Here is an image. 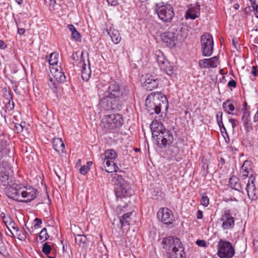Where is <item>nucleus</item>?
Returning a JSON list of instances; mask_svg holds the SVG:
<instances>
[{
    "label": "nucleus",
    "mask_w": 258,
    "mask_h": 258,
    "mask_svg": "<svg viewBox=\"0 0 258 258\" xmlns=\"http://www.w3.org/2000/svg\"><path fill=\"white\" fill-rule=\"evenodd\" d=\"M162 245L169 258H185V253L180 240L169 236L163 239Z\"/></svg>",
    "instance_id": "1"
},
{
    "label": "nucleus",
    "mask_w": 258,
    "mask_h": 258,
    "mask_svg": "<svg viewBox=\"0 0 258 258\" xmlns=\"http://www.w3.org/2000/svg\"><path fill=\"white\" fill-rule=\"evenodd\" d=\"M163 106L166 110L168 107V100L164 95L157 92L148 96L146 100V108L150 114H159Z\"/></svg>",
    "instance_id": "2"
},
{
    "label": "nucleus",
    "mask_w": 258,
    "mask_h": 258,
    "mask_svg": "<svg viewBox=\"0 0 258 258\" xmlns=\"http://www.w3.org/2000/svg\"><path fill=\"white\" fill-rule=\"evenodd\" d=\"M123 123L122 116L118 113L105 115L102 119L103 128L106 132H114L120 128Z\"/></svg>",
    "instance_id": "3"
},
{
    "label": "nucleus",
    "mask_w": 258,
    "mask_h": 258,
    "mask_svg": "<svg viewBox=\"0 0 258 258\" xmlns=\"http://www.w3.org/2000/svg\"><path fill=\"white\" fill-rule=\"evenodd\" d=\"M156 60L161 70H163V75L166 80H173L176 78V74L173 72V68L167 60L163 53L160 50L155 52Z\"/></svg>",
    "instance_id": "4"
},
{
    "label": "nucleus",
    "mask_w": 258,
    "mask_h": 258,
    "mask_svg": "<svg viewBox=\"0 0 258 258\" xmlns=\"http://www.w3.org/2000/svg\"><path fill=\"white\" fill-rule=\"evenodd\" d=\"M113 178L116 180L115 194L117 198L122 199L132 195V190L129 184L125 181L122 176L115 174Z\"/></svg>",
    "instance_id": "5"
},
{
    "label": "nucleus",
    "mask_w": 258,
    "mask_h": 258,
    "mask_svg": "<svg viewBox=\"0 0 258 258\" xmlns=\"http://www.w3.org/2000/svg\"><path fill=\"white\" fill-rule=\"evenodd\" d=\"M156 11L159 18L165 23L171 22L172 20L174 13L171 5L165 4L160 5L157 4L156 5Z\"/></svg>",
    "instance_id": "6"
},
{
    "label": "nucleus",
    "mask_w": 258,
    "mask_h": 258,
    "mask_svg": "<svg viewBox=\"0 0 258 258\" xmlns=\"http://www.w3.org/2000/svg\"><path fill=\"white\" fill-rule=\"evenodd\" d=\"M217 249V254L220 258H231L235 253L231 243L222 239L219 241Z\"/></svg>",
    "instance_id": "7"
},
{
    "label": "nucleus",
    "mask_w": 258,
    "mask_h": 258,
    "mask_svg": "<svg viewBox=\"0 0 258 258\" xmlns=\"http://www.w3.org/2000/svg\"><path fill=\"white\" fill-rule=\"evenodd\" d=\"M201 42L203 55L210 56L213 52L214 41L212 36L209 33L203 35L201 37Z\"/></svg>",
    "instance_id": "8"
},
{
    "label": "nucleus",
    "mask_w": 258,
    "mask_h": 258,
    "mask_svg": "<svg viewBox=\"0 0 258 258\" xmlns=\"http://www.w3.org/2000/svg\"><path fill=\"white\" fill-rule=\"evenodd\" d=\"M220 220L222 222L221 226L223 230L232 229L234 227L235 219L230 209H225L221 212Z\"/></svg>",
    "instance_id": "9"
},
{
    "label": "nucleus",
    "mask_w": 258,
    "mask_h": 258,
    "mask_svg": "<svg viewBox=\"0 0 258 258\" xmlns=\"http://www.w3.org/2000/svg\"><path fill=\"white\" fill-rule=\"evenodd\" d=\"M11 168L6 162L0 163V186L3 188L9 185L11 181L10 179V171Z\"/></svg>",
    "instance_id": "10"
},
{
    "label": "nucleus",
    "mask_w": 258,
    "mask_h": 258,
    "mask_svg": "<svg viewBox=\"0 0 258 258\" xmlns=\"http://www.w3.org/2000/svg\"><path fill=\"white\" fill-rule=\"evenodd\" d=\"M21 198L20 202L28 203L34 200L37 195V190L32 186H25L21 185V189L20 190Z\"/></svg>",
    "instance_id": "11"
},
{
    "label": "nucleus",
    "mask_w": 258,
    "mask_h": 258,
    "mask_svg": "<svg viewBox=\"0 0 258 258\" xmlns=\"http://www.w3.org/2000/svg\"><path fill=\"white\" fill-rule=\"evenodd\" d=\"M21 185L20 184L9 183V185L4 188L6 195L13 200L21 201L20 190L21 189Z\"/></svg>",
    "instance_id": "12"
},
{
    "label": "nucleus",
    "mask_w": 258,
    "mask_h": 258,
    "mask_svg": "<svg viewBox=\"0 0 258 258\" xmlns=\"http://www.w3.org/2000/svg\"><path fill=\"white\" fill-rule=\"evenodd\" d=\"M155 140L159 147L163 148L172 144L173 141V136L169 131L165 129L156 138Z\"/></svg>",
    "instance_id": "13"
},
{
    "label": "nucleus",
    "mask_w": 258,
    "mask_h": 258,
    "mask_svg": "<svg viewBox=\"0 0 258 258\" xmlns=\"http://www.w3.org/2000/svg\"><path fill=\"white\" fill-rule=\"evenodd\" d=\"M157 216L158 219L165 224H170L173 220V215L167 208H162L158 211Z\"/></svg>",
    "instance_id": "14"
},
{
    "label": "nucleus",
    "mask_w": 258,
    "mask_h": 258,
    "mask_svg": "<svg viewBox=\"0 0 258 258\" xmlns=\"http://www.w3.org/2000/svg\"><path fill=\"white\" fill-rule=\"evenodd\" d=\"M157 118L158 117L156 116L150 126L152 132V137L154 140H155L161 133L165 130V128L162 123L160 121H158ZM158 118L159 120L160 121L161 120V118H162V115H159Z\"/></svg>",
    "instance_id": "15"
},
{
    "label": "nucleus",
    "mask_w": 258,
    "mask_h": 258,
    "mask_svg": "<svg viewBox=\"0 0 258 258\" xmlns=\"http://www.w3.org/2000/svg\"><path fill=\"white\" fill-rule=\"evenodd\" d=\"M255 178L252 176V174L249 177L248 181L246 184V191L248 198L252 200H254L257 199V195L256 192V188L254 184Z\"/></svg>",
    "instance_id": "16"
},
{
    "label": "nucleus",
    "mask_w": 258,
    "mask_h": 258,
    "mask_svg": "<svg viewBox=\"0 0 258 258\" xmlns=\"http://www.w3.org/2000/svg\"><path fill=\"white\" fill-rule=\"evenodd\" d=\"M108 87V95L120 97L125 93V90L120 88L116 82H112Z\"/></svg>",
    "instance_id": "17"
},
{
    "label": "nucleus",
    "mask_w": 258,
    "mask_h": 258,
    "mask_svg": "<svg viewBox=\"0 0 258 258\" xmlns=\"http://www.w3.org/2000/svg\"><path fill=\"white\" fill-rule=\"evenodd\" d=\"M219 57L217 56L209 59H204L199 61V65L204 68H216L219 64Z\"/></svg>",
    "instance_id": "18"
},
{
    "label": "nucleus",
    "mask_w": 258,
    "mask_h": 258,
    "mask_svg": "<svg viewBox=\"0 0 258 258\" xmlns=\"http://www.w3.org/2000/svg\"><path fill=\"white\" fill-rule=\"evenodd\" d=\"M200 5L198 3L194 5H190V7L186 11L185 18L186 19H195L198 17V14L200 13Z\"/></svg>",
    "instance_id": "19"
},
{
    "label": "nucleus",
    "mask_w": 258,
    "mask_h": 258,
    "mask_svg": "<svg viewBox=\"0 0 258 258\" xmlns=\"http://www.w3.org/2000/svg\"><path fill=\"white\" fill-rule=\"evenodd\" d=\"M241 120L246 133H249L253 130L252 123L250 119V111L244 112L242 116Z\"/></svg>",
    "instance_id": "20"
},
{
    "label": "nucleus",
    "mask_w": 258,
    "mask_h": 258,
    "mask_svg": "<svg viewBox=\"0 0 258 258\" xmlns=\"http://www.w3.org/2000/svg\"><path fill=\"white\" fill-rule=\"evenodd\" d=\"M102 162L105 170L108 173L117 172L119 170L118 166L114 163V160L108 159H101Z\"/></svg>",
    "instance_id": "21"
},
{
    "label": "nucleus",
    "mask_w": 258,
    "mask_h": 258,
    "mask_svg": "<svg viewBox=\"0 0 258 258\" xmlns=\"http://www.w3.org/2000/svg\"><path fill=\"white\" fill-rule=\"evenodd\" d=\"M163 41L166 43L168 45L173 46L175 45L174 42L176 40L175 34L172 32H166L161 35Z\"/></svg>",
    "instance_id": "22"
},
{
    "label": "nucleus",
    "mask_w": 258,
    "mask_h": 258,
    "mask_svg": "<svg viewBox=\"0 0 258 258\" xmlns=\"http://www.w3.org/2000/svg\"><path fill=\"white\" fill-rule=\"evenodd\" d=\"M52 147L58 153H63L65 150V145L62 139L59 138H54L52 141Z\"/></svg>",
    "instance_id": "23"
},
{
    "label": "nucleus",
    "mask_w": 258,
    "mask_h": 258,
    "mask_svg": "<svg viewBox=\"0 0 258 258\" xmlns=\"http://www.w3.org/2000/svg\"><path fill=\"white\" fill-rule=\"evenodd\" d=\"M50 72L52 77H50L49 81H63L66 80V76L61 72V70L59 71L57 68H52L50 69Z\"/></svg>",
    "instance_id": "24"
},
{
    "label": "nucleus",
    "mask_w": 258,
    "mask_h": 258,
    "mask_svg": "<svg viewBox=\"0 0 258 258\" xmlns=\"http://www.w3.org/2000/svg\"><path fill=\"white\" fill-rule=\"evenodd\" d=\"M84 53L85 51H83L81 56V62H83L81 76L83 81H88L90 79L91 72L90 69V67H89L88 70L86 69V64L85 63L84 57L83 56Z\"/></svg>",
    "instance_id": "25"
},
{
    "label": "nucleus",
    "mask_w": 258,
    "mask_h": 258,
    "mask_svg": "<svg viewBox=\"0 0 258 258\" xmlns=\"http://www.w3.org/2000/svg\"><path fill=\"white\" fill-rule=\"evenodd\" d=\"M99 106L101 110H109L111 109L110 97L107 95L100 100Z\"/></svg>",
    "instance_id": "26"
},
{
    "label": "nucleus",
    "mask_w": 258,
    "mask_h": 258,
    "mask_svg": "<svg viewBox=\"0 0 258 258\" xmlns=\"http://www.w3.org/2000/svg\"><path fill=\"white\" fill-rule=\"evenodd\" d=\"M108 31V34L110 36L112 42L114 44H118L121 40V37L118 30L113 27H110Z\"/></svg>",
    "instance_id": "27"
},
{
    "label": "nucleus",
    "mask_w": 258,
    "mask_h": 258,
    "mask_svg": "<svg viewBox=\"0 0 258 258\" xmlns=\"http://www.w3.org/2000/svg\"><path fill=\"white\" fill-rule=\"evenodd\" d=\"M251 171V167L250 166V162L247 160L244 162L240 170V174L241 177L243 178H245L248 176V174Z\"/></svg>",
    "instance_id": "28"
},
{
    "label": "nucleus",
    "mask_w": 258,
    "mask_h": 258,
    "mask_svg": "<svg viewBox=\"0 0 258 258\" xmlns=\"http://www.w3.org/2000/svg\"><path fill=\"white\" fill-rule=\"evenodd\" d=\"M224 110L229 114L234 115L235 113L233 111L235 109V106L233 101L232 100H227L224 102L222 104Z\"/></svg>",
    "instance_id": "29"
},
{
    "label": "nucleus",
    "mask_w": 258,
    "mask_h": 258,
    "mask_svg": "<svg viewBox=\"0 0 258 258\" xmlns=\"http://www.w3.org/2000/svg\"><path fill=\"white\" fill-rule=\"evenodd\" d=\"M110 97L111 109L120 110L122 105V101L120 100V97L111 96Z\"/></svg>",
    "instance_id": "30"
},
{
    "label": "nucleus",
    "mask_w": 258,
    "mask_h": 258,
    "mask_svg": "<svg viewBox=\"0 0 258 258\" xmlns=\"http://www.w3.org/2000/svg\"><path fill=\"white\" fill-rule=\"evenodd\" d=\"M117 157L116 152L113 149L107 150L104 154L100 156V159L114 160Z\"/></svg>",
    "instance_id": "31"
},
{
    "label": "nucleus",
    "mask_w": 258,
    "mask_h": 258,
    "mask_svg": "<svg viewBox=\"0 0 258 258\" xmlns=\"http://www.w3.org/2000/svg\"><path fill=\"white\" fill-rule=\"evenodd\" d=\"M74 235L75 236V241L80 246H82L83 248L87 247L88 239L85 235L77 234L76 235L74 234Z\"/></svg>",
    "instance_id": "32"
},
{
    "label": "nucleus",
    "mask_w": 258,
    "mask_h": 258,
    "mask_svg": "<svg viewBox=\"0 0 258 258\" xmlns=\"http://www.w3.org/2000/svg\"><path fill=\"white\" fill-rule=\"evenodd\" d=\"M231 187L235 190L240 191L242 188L239 182V179L236 176H232L229 179Z\"/></svg>",
    "instance_id": "33"
},
{
    "label": "nucleus",
    "mask_w": 258,
    "mask_h": 258,
    "mask_svg": "<svg viewBox=\"0 0 258 258\" xmlns=\"http://www.w3.org/2000/svg\"><path fill=\"white\" fill-rule=\"evenodd\" d=\"M132 214V212H128L123 214L120 218V223L122 227L130 225V221L131 220V216Z\"/></svg>",
    "instance_id": "34"
},
{
    "label": "nucleus",
    "mask_w": 258,
    "mask_h": 258,
    "mask_svg": "<svg viewBox=\"0 0 258 258\" xmlns=\"http://www.w3.org/2000/svg\"><path fill=\"white\" fill-rule=\"evenodd\" d=\"M7 228L10 232V234L7 233V234L9 236L15 237V233H17L19 232V228L15 222L12 223V224H11L10 225H9V227H7Z\"/></svg>",
    "instance_id": "35"
},
{
    "label": "nucleus",
    "mask_w": 258,
    "mask_h": 258,
    "mask_svg": "<svg viewBox=\"0 0 258 258\" xmlns=\"http://www.w3.org/2000/svg\"><path fill=\"white\" fill-rule=\"evenodd\" d=\"M1 217L3 219L4 223L5 224L7 227H9V226L12 223L14 222L10 215H6V214L4 213H2L1 214Z\"/></svg>",
    "instance_id": "36"
},
{
    "label": "nucleus",
    "mask_w": 258,
    "mask_h": 258,
    "mask_svg": "<svg viewBox=\"0 0 258 258\" xmlns=\"http://www.w3.org/2000/svg\"><path fill=\"white\" fill-rule=\"evenodd\" d=\"M3 95L6 100L5 103L10 104L11 101H13V96L9 89L5 88L3 90Z\"/></svg>",
    "instance_id": "37"
},
{
    "label": "nucleus",
    "mask_w": 258,
    "mask_h": 258,
    "mask_svg": "<svg viewBox=\"0 0 258 258\" xmlns=\"http://www.w3.org/2000/svg\"><path fill=\"white\" fill-rule=\"evenodd\" d=\"M58 54L56 52H52L50 54L48 59L49 63L51 66H54L57 64Z\"/></svg>",
    "instance_id": "38"
},
{
    "label": "nucleus",
    "mask_w": 258,
    "mask_h": 258,
    "mask_svg": "<svg viewBox=\"0 0 258 258\" xmlns=\"http://www.w3.org/2000/svg\"><path fill=\"white\" fill-rule=\"evenodd\" d=\"M143 86L146 90L152 91L157 87L158 84L157 82H144Z\"/></svg>",
    "instance_id": "39"
},
{
    "label": "nucleus",
    "mask_w": 258,
    "mask_h": 258,
    "mask_svg": "<svg viewBox=\"0 0 258 258\" xmlns=\"http://www.w3.org/2000/svg\"><path fill=\"white\" fill-rule=\"evenodd\" d=\"M49 237V235L47 233V229L46 228H44L40 231L39 235V239L42 242L46 240Z\"/></svg>",
    "instance_id": "40"
},
{
    "label": "nucleus",
    "mask_w": 258,
    "mask_h": 258,
    "mask_svg": "<svg viewBox=\"0 0 258 258\" xmlns=\"http://www.w3.org/2000/svg\"><path fill=\"white\" fill-rule=\"evenodd\" d=\"M12 126L17 133H21L23 130V126L21 123L15 122L14 121L12 124Z\"/></svg>",
    "instance_id": "41"
},
{
    "label": "nucleus",
    "mask_w": 258,
    "mask_h": 258,
    "mask_svg": "<svg viewBox=\"0 0 258 258\" xmlns=\"http://www.w3.org/2000/svg\"><path fill=\"white\" fill-rule=\"evenodd\" d=\"M92 164V162L91 161L88 162L87 165L82 166L80 169V172L81 174L85 175L88 171L90 170V166Z\"/></svg>",
    "instance_id": "42"
},
{
    "label": "nucleus",
    "mask_w": 258,
    "mask_h": 258,
    "mask_svg": "<svg viewBox=\"0 0 258 258\" xmlns=\"http://www.w3.org/2000/svg\"><path fill=\"white\" fill-rule=\"evenodd\" d=\"M51 247L47 242H45L42 247V251L46 255H48L51 252Z\"/></svg>",
    "instance_id": "43"
},
{
    "label": "nucleus",
    "mask_w": 258,
    "mask_h": 258,
    "mask_svg": "<svg viewBox=\"0 0 258 258\" xmlns=\"http://www.w3.org/2000/svg\"><path fill=\"white\" fill-rule=\"evenodd\" d=\"M200 202L201 205L204 207H207L209 204V199L207 196L203 195L201 199Z\"/></svg>",
    "instance_id": "44"
},
{
    "label": "nucleus",
    "mask_w": 258,
    "mask_h": 258,
    "mask_svg": "<svg viewBox=\"0 0 258 258\" xmlns=\"http://www.w3.org/2000/svg\"><path fill=\"white\" fill-rule=\"evenodd\" d=\"M17 236L18 238L21 241L25 240L26 238V235L22 231H19L17 233H15V237Z\"/></svg>",
    "instance_id": "45"
},
{
    "label": "nucleus",
    "mask_w": 258,
    "mask_h": 258,
    "mask_svg": "<svg viewBox=\"0 0 258 258\" xmlns=\"http://www.w3.org/2000/svg\"><path fill=\"white\" fill-rule=\"evenodd\" d=\"M72 38L75 39L76 41L81 40V35L79 33L77 30H75V31L73 32L72 33Z\"/></svg>",
    "instance_id": "46"
},
{
    "label": "nucleus",
    "mask_w": 258,
    "mask_h": 258,
    "mask_svg": "<svg viewBox=\"0 0 258 258\" xmlns=\"http://www.w3.org/2000/svg\"><path fill=\"white\" fill-rule=\"evenodd\" d=\"M171 151V155L172 156H175L179 152V148L176 146H173L171 147V149H170Z\"/></svg>",
    "instance_id": "47"
},
{
    "label": "nucleus",
    "mask_w": 258,
    "mask_h": 258,
    "mask_svg": "<svg viewBox=\"0 0 258 258\" xmlns=\"http://www.w3.org/2000/svg\"><path fill=\"white\" fill-rule=\"evenodd\" d=\"M229 121L231 123L233 128H234L238 125V121L236 119L231 118L229 119Z\"/></svg>",
    "instance_id": "48"
},
{
    "label": "nucleus",
    "mask_w": 258,
    "mask_h": 258,
    "mask_svg": "<svg viewBox=\"0 0 258 258\" xmlns=\"http://www.w3.org/2000/svg\"><path fill=\"white\" fill-rule=\"evenodd\" d=\"M222 112L221 111H219L217 112L216 114V120L217 122H220V123H222Z\"/></svg>",
    "instance_id": "49"
},
{
    "label": "nucleus",
    "mask_w": 258,
    "mask_h": 258,
    "mask_svg": "<svg viewBox=\"0 0 258 258\" xmlns=\"http://www.w3.org/2000/svg\"><path fill=\"white\" fill-rule=\"evenodd\" d=\"M149 75H146V77H144V76L143 75L142 76V80H145V81H156L157 79H155L153 78V77L150 75L149 76V77H147Z\"/></svg>",
    "instance_id": "50"
},
{
    "label": "nucleus",
    "mask_w": 258,
    "mask_h": 258,
    "mask_svg": "<svg viewBox=\"0 0 258 258\" xmlns=\"http://www.w3.org/2000/svg\"><path fill=\"white\" fill-rule=\"evenodd\" d=\"M196 243L200 246L205 247L206 246V242L204 240H198Z\"/></svg>",
    "instance_id": "51"
},
{
    "label": "nucleus",
    "mask_w": 258,
    "mask_h": 258,
    "mask_svg": "<svg viewBox=\"0 0 258 258\" xmlns=\"http://www.w3.org/2000/svg\"><path fill=\"white\" fill-rule=\"evenodd\" d=\"M107 2L108 5H110L112 6H115L118 5L117 0H107Z\"/></svg>",
    "instance_id": "52"
},
{
    "label": "nucleus",
    "mask_w": 258,
    "mask_h": 258,
    "mask_svg": "<svg viewBox=\"0 0 258 258\" xmlns=\"http://www.w3.org/2000/svg\"><path fill=\"white\" fill-rule=\"evenodd\" d=\"M252 7L254 11V14L256 17L258 18V5H252Z\"/></svg>",
    "instance_id": "53"
},
{
    "label": "nucleus",
    "mask_w": 258,
    "mask_h": 258,
    "mask_svg": "<svg viewBox=\"0 0 258 258\" xmlns=\"http://www.w3.org/2000/svg\"><path fill=\"white\" fill-rule=\"evenodd\" d=\"M228 86L231 88V90L232 91L231 88H235L236 87V82H228Z\"/></svg>",
    "instance_id": "54"
},
{
    "label": "nucleus",
    "mask_w": 258,
    "mask_h": 258,
    "mask_svg": "<svg viewBox=\"0 0 258 258\" xmlns=\"http://www.w3.org/2000/svg\"><path fill=\"white\" fill-rule=\"evenodd\" d=\"M203 218V212L201 210H198L197 214V218L201 219Z\"/></svg>",
    "instance_id": "55"
},
{
    "label": "nucleus",
    "mask_w": 258,
    "mask_h": 258,
    "mask_svg": "<svg viewBox=\"0 0 258 258\" xmlns=\"http://www.w3.org/2000/svg\"><path fill=\"white\" fill-rule=\"evenodd\" d=\"M220 128V130H224V131L225 132V134H227V132H226V128L225 127L224 124H223V122L222 121V123H220V122H217Z\"/></svg>",
    "instance_id": "56"
},
{
    "label": "nucleus",
    "mask_w": 258,
    "mask_h": 258,
    "mask_svg": "<svg viewBox=\"0 0 258 258\" xmlns=\"http://www.w3.org/2000/svg\"><path fill=\"white\" fill-rule=\"evenodd\" d=\"M68 27L69 29V30L71 31L72 33H73V32H74L75 31V30H77L75 26L72 24L68 25Z\"/></svg>",
    "instance_id": "57"
},
{
    "label": "nucleus",
    "mask_w": 258,
    "mask_h": 258,
    "mask_svg": "<svg viewBox=\"0 0 258 258\" xmlns=\"http://www.w3.org/2000/svg\"><path fill=\"white\" fill-rule=\"evenodd\" d=\"M251 74L254 76H256L257 75V70H256V67L253 66L252 67Z\"/></svg>",
    "instance_id": "58"
},
{
    "label": "nucleus",
    "mask_w": 258,
    "mask_h": 258,
    "mask_svg": "<svg viewBox=\"0 0 258 258\" xmlns=\"http://www.w3.org/2000/svg\"><path fill=\"white\" fill-rule=\"evenodd\" d=\"M258 121V107L257 109L256 112L255 113L253 116V122H256Z\"/></svg>",
    "instance_id": "59"
},
{
    "label": "nucleus",
    "mask_w": 258,
    "mask_h": 258,
    "mask_svg": "<svg viewBox=\"0 0 258 258\" xmlns=\"http://www.w3.org/2000/svg\"><path fill=\"white\" fill-rule=\"evenodd\" d=\"M25 32V30L24 28H18V33L20 35L24 34Z\"/></svg>",
    "instance_id": "60"
},
{
    "label": "nucleus",
    "mask_w": 258,
    "mask_h": 258,
    "mask_svg": "<svg viewBox=\"0 0 258 258\" xmlns=\"http://www.w3.org/2000/svg\"><path fill=\"white\" fill-rule=\"evenodd\" d=\"M35 221L36 222V223L35 224V226L36 225L39 226L42 224V221L40 219L36 218L35 219Z\"/></svg>",
    "instance_id": "61"
},
{
    "label": "nucleus",
    "mask_w": 258,
    "mask_h": 258,
    "mask_svg": "<svg viewBox=\"0 0 258 258\" xmlns=\"http://www.w3.org/2000/svg\"><path fill=\"white\" fill-rule=\"evenodd\" d=\"M232 44L234 47L237 49V44L238 42H237L236 39H232Z\"/></svg>",
    "instance_id": "62"
},
{
    "label": "nucleus",
    "mask_w": 258,
    "mask_h": 258,
    "mask_svg": "<svg viewBox=\"0 0 258 258\" xmlns=\"http://www.w3.org/2000/svg\"><path fill=\"white\" fill-rule=\"evenodd\" d=\"M5 43L3 40H0V48H5Z\"/></svg>",
    "instance_id": "63"
},
{
    "label": "nucleus",
    "mask_w": 258,
    "mask_h": 258,
    "mask_svg": "<svg viewBox=\"0 0 258 258\" xmlns=\"http://www.w3.org/2000/svg\"><path fill=\"white\" fill-rule=\"evenodd\" d=\"M243 106H244V108H245V111L244 112H247V111H249L248 110V108H247V103L246 102H244Z\"/></svg>",
    "instance_id": "64"
}]
</instances>
